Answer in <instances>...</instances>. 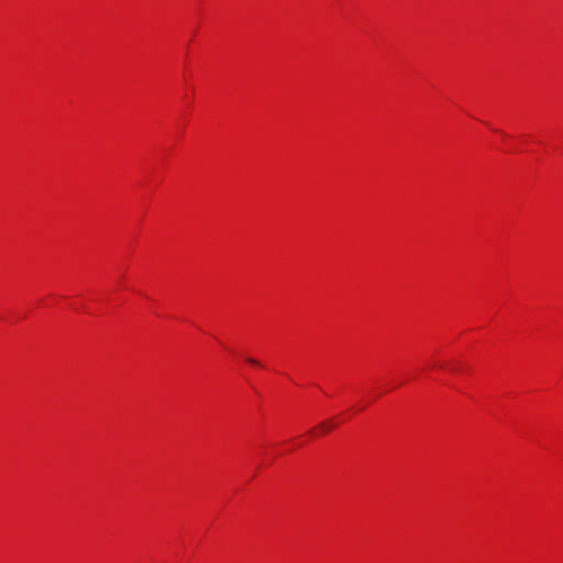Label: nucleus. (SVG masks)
Segmentation results:
<instances>
[{
  "mask_svg": "<svg viewBox=\"0 0 563 563\" xmlns=\"http://www.w3.org/2000/svg\"><path fill=\"white\" fill-rule=\"evenodd\" d=\"M439 366L442 367V368H449V369H453L454 371V369L459 368V362L452 360V361H448V362H445L443 364H439Z\"/></svg>",
  "mask_w": 563,
  "mask_h": 563,
  "instance_id": "nucleus-1",
  "label": "nucleus"
},
{
  "mask_svg": "<svg viewBox=\"0 0 563 563\" xmlns=\"http://www.w3.org/2000/svg\"><path fill=\"white\" fill-rule=\"evenodd\" d=\"M244 361L250 364V365H253V366H257V367H262V363L254 358V357H251V356H245L244 357Z\"/></svg>",
  "mask_w": 563,
  "mask_h": 563,
  "instance_id": "nucleus-2",
  "label": "nucleus"
},
{
  "mask_svg": "<svg viewBox=\"0 0 563 563\" xmlns=\"http://www.w3.org/2000/svg\"><path fill=\"white\" fill-rule=\"evenodd\" d=\"M318 429H319L320 431H324V432H327V431H329V430L331 429V426H330L329 423H321V424L318 427Z\"/></svg>",
  "mask_w": 563,
  "mask_h": 563,
  "instance_id": "nucleus-3",
  "label": "nucleus"
}]
</instances>
